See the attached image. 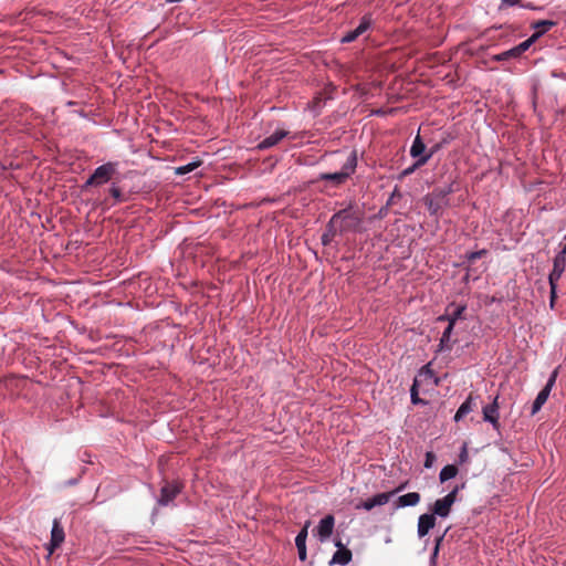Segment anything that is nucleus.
Wrapping results in <instances>:
<instances>
[{
  "instance_id": "nucleus-37",
  "label": "nucleus",
  "mask_w": 566,
  "mask_h": 566,
  "mask_svg": "<svg viewBox=\"0 0 566 566\" xmlns=\"http://www.w3.org/2000/svg\"><path fill=\"white\" fill-rule=\"evenodd\" d=\"M434 459H436V457L432 452H427L426 460H424V468H427V469L431 468Z\"/></svg>"
},
{
  "instance_id": "nucleus-1",
  "label": "nucleus",
  "mask_w": 566,
  "mask_h": 566,
  "mask_svg": "<svg viewBox=\"0 0 566 566\" xmlns=\"http://www.w3.org/2000/svg\"><path fill=\"white\" fill-rule=\"evenodd\" d=\"M361 222L359 213L354 209L352 205L344 208L332 216L329 219V231L334 230V226L337 227L340 234L356 231Z\"/></svg>"
},
{
  "instance_id": "nucleus-24",
  "label": "nucleus",
  "mask_w": 566,
  "mask_h": 566,
  "mask_svg": "<svg viewBox=\"0 0 566 566\" xmlns=\"http://www.w3.org/2000/svg\"><path fill=\"white\" fill-rule=\"evenodd\" d=\"M429 161V156H424L418 160H416L413 163V165H411L410 167L406 168L405 170H402L401 172V177H407L409 175H411L412 172L416 171V169L422 167L423 165H426L427 163Z\"/></svg>"
},
{
  "instance_id": "nucleus-29",
  "label": "nucleus",
  "mask_w": 566,
  "mask_h": 566,
  "mask_svg": "<svg viewBox=\"0 0 566 566\" xmlns=\"http://www.w3.org/2000/svg\"><path fill=\"white\" fill-rule=\"evenodd\" d=\"M522 0H502V6H505V7H515V6H520L521 8L523 9H528V10H536L537 8L535 6H533L531 2H527V3H521Z\"/></svg>"
},
{
  "instance_id": "nucleus-2",
  "label": "nucleus",
  "mask_w": 566,
  "mask_h": 566,
  "mask_svg": "<svg viewBox=\"0 0 566 566\" xmlns=\"http://www.w3.org/2000/svg\"><path fill=\"white\" fill-rule=\"evenodd\" d=\"M454 191V182H451L446 187L434 188L432 192L424 196L423 202L430 216L439 218L442 209L449 206V195Z\"/></svg>"
},
{
  "instance_id": "nucleus-39",
  "label": "nucleus",
  "mask_w": 566,
  "mask_h": 566,
  "mask_svg": "<svg viewBox=\"0 0 566 566\" xmlns=\"http://www.w3.org/2000/svg\"><path fill=\"white\" fill-rule=\"evenodd\" d=\"M468 458H469V455H468V451H467V446L464 444L462 447V450H461L460 454H459V462L460 463H464V462L468 461Z\"/></svg>"
},
{
  "instance_id": "nucleus-10",
  "label": "nucleus",
  "mask_w": 566,
  "mask_h": 566,
  "mask_svg": "<svg viewBox=\"0 0 566 566\" xmlns=\"http://www.w3.org/2000/svg\"><path fill=\"white\" fill-rule=\"evenodd\" d=\"M334 525L335 518L331 514L324 516L319 521L317 527L314 530V534L317 536L319 542L324 543L331 537L333 534Z\"/></svg>"
},
{
  "instance_id": "nucleus-12",
  "label": "nucleus",
  "mask_w": 566,
  "mask_h": 566,
  "mask_svg": "<svg viewBox=\"0 0 566 566\" xmlns=\"http://www.w3.org/2000/svg\"><path fill=\"white\" fill-rule=\"evenodd\" d=\"M335 546L338 548L332 559L329 560V566L333 565H342L345 566L352 560V552L344 547L343 543L338 539L335 542Z\"/></svg>"
},
{
  "instance_id": "nucleus-40",
  "label": "nucleus",
  "mask_w": 566,
  "mask_h": 566,
  "mask_svg": "<svg viewBox=\"0 0 566 566\" xmlns=\"http://www.w3.org/2000/svg\"><path fill=\"white\" fill-rule=\"evenodd\" d=\"M296 548H297L300 560L304 562L307 557L306 546H298Z\"/></svg>"
},
{
  "instance_id": "nucleus-45",
  "label": "nucleus",
  "mask_w": 566,
  "mask_h": 566,
  "mask_svg": "<svg viewBox=\"0 0 566 566\" xmlns=\"http://www.w3.org/2000/svg\"><path fill=\"white\" fill-rule=\"evenodd\" d=\"M469 279H470V269L468 268V272L464 276V281H469Z\"/></svg>"
},
{
  "instance_id": "nucleus-6",
  "label": "nucleus",
  "mask_w": 566,
  "mask_h": 566,
  "mask_svg": "<svg viewBox=\"0 0 566 566\" xmlns=\"http://www.w3.org/2000/svg\"><path fill=\"white\" fill-rule=\"evenodd\" d=\"M560 250L553 260V269L548 274V282L558 283L566 268V245H559Z\"/></svg>"
},
{
  "instance_id": "nucleus-33",
  "label": "nucleus",
  "mask_w": 566,
  "mask_h": 566,
  "mask_svg": "<svg viewBox=\"0 0 566 566\" xmlns=\"http://www.w3.org/2000/svg\"><path fill=\"white\" fill-rule=\"evenodd\" d=\"M431 364H427L419 370V376H423L426 378H433L436 385H438V378L434 377L433 370L430 367Z\"/></svg>"
},
{
  "instance_id": "nucleus-5",
  "label": "nucleus",
  "mask_w": 566,
  "mask_h": 566,
  "mask_svg": "<svg viewBox=\"0 0 566 566\" xmlns=\"http://www.w3.org/2000/svg\"><path fill=\"white\" fill-rule=\"evenodd\" d=\"M463 488H464V483H462L461 485H455L446 496L437 500L433 503L431 514H433L434 517H436V515L439 517H448L451 512L452 505L457 501L458 492L460 490H462Z\"/></svg>"
},
{
  "instance_id": "nucleus-4",
  "label": "nucleus",
  "mask_w": 566,
  "mask_h": 566,
  "mask_svg": "<svg viewBox=\"0 0 566 566\" xmlns=\"http://www.w3.org/2000/svg\"><path fill=\"white\" fill-rule=\"evenodd\" d=\"M118 172L117 161H107L93 171V174L86 179L82 188L86 190L88 187H99L113 179Z\"/></svg>"
},
{
  "instance_id": "nucleus-11",
  "label": "nucleus",
  "mask_w": 566,
  "mask_h": 566,
  "mask_svg": "<svg viewBox=\"0 0 566 566\" xmlns=\"http://www.w3.org/2000/svg\"><path fill=\"white\" fill-rule=\"evenodd\" d=\"M497 399L499 397L496 396L491 403L485 405L482 408L483 420L490 422L496 431H499L501 427L499 421L500 415Z\"/></svg>"
},
{
  "instance_id": "nucleus-13",
  "label": "nucleus",
  "mask_w": 566,
  "mask_h": 566,
  "mask_svg": "<svg viewBox=\"0 0 566 566\" xmlns=\"http://www.w3.org/2000/svg\"><path fill=\"white\" fill-rule=\"evenodd\" d=\"M289 136V132L285 129H276L272 135L265 137L256 145V149L265 150L277 145L283 138Z\"/></svg>"
},
{
  "instance_id": "nucleus-17",
  "label": "nucleus",
  "mask_w": 566,
  "mask_h": 566,
  "mask_svg": "<svg viewBox=\"0 0 566 566\" xmlns=\"http://www.w3.org/2000/svg\"><path fill=\"white\" fill-rule=\"evenodd\" d=\"M405 488H406V484H401L390 492H384V493H378V494L374 495L373 497H370V501L373 502L374 507L387 504L394 495L401 492Z\"/></svg>"
},
{
  "instance_id": "nucleus-21",
  "label": "nucleus",
  "mask_w": 566,
  "mask_h": 566,
  "mask_svg": "<svg viewBox=\"0 0 566 566\" xmlns=\"http://www.w3.org/2000/svg\"><path fill=\"white\" fill-rule=\"evenodd\" d=\"M543 34H544V31H536L527 40H525L522 43H520L518 45H516L515 48H516L517 54H520V56H521Z\"/></svg>"
},
{
  "instance_id": "nucleus-38",
  "label": "nucleus",
  "mask_w": 566,
  "mask_h": 566,
  "mask_svg": "<svg viewBox=\"0 0 566 566\" xmlns=\"http://www.w3.org/2000/svg\"><path fill=\"white\" fill-rule=\"evenodd\" d=\"M443 537H444V534L440 535L437 539H436V545H434V548H433V552H432V559L437 557L438 553H439V547H440V544L441 542L443 541Z\"/></svg>"
},
{
  "instance_id": "nucleus-36",
  "label": "nucleus",
  "mask_w": 566,
  "mask_h": 566,
  "mask_svg": "<svg viewBox=\"0 0 566 566\" xmlns=\"http://www.w3.org/2000/svg\"><path fill=\"white\" fill-rule=\"evenodd\" d=\"M548 284H549V298L556 300L557 298V284L558 283L548 282Z\"/></svg>"
},
{
  "instance_id": "nucleus-16",
  "label": "nucleus",
  "mask_w": 566,
  "mask_h": 566,
  "mask_svg": "<svg viewBox=\"0 0 566 566\" xmlns=\"http://www.w3.org/2000/svg\"><path fill=\"white\" fill-rule=\"evenodd\" d=\"M420 500H421V496L418 492H410V493L398 496V499L394 503V506H395V509L415 506L420 502Z\"/></svg>"
},
{
  "instance_id": "nucleus-19",
  "label": "nucleus",
  "mask_w": 566,
  "mask_h": 566,
  "mask_svg": "<svg viewBox=\"0 0 566 566\" xmlns=\"http://www.w3.org/2000/svg\"><path fill=\"white\" fill-rule=\"evenodd\" d=\"M426 154H427L426 153V145H424L422 138L420 137V135L418 134L415 137V139L412 142V145L410 147V156L413 159L418 160V159L424 157Z\"/></svg>"
},
{
  "instance_id": "nucleus-8",
  "label": "nucleus",
  "mask_w": 566,
  "mask_h": 566,
  "mask_svg": "<svg viewBox=\"0 0 566 566\" xmlns=\"http://www.w3.org/2000/svg\"><path fill=\"white\" fill-rule=\"evenodd\" d=\"M373 24V18L370 13H366L359 21V24L352 31H348L343 38L342 43L354 42L358 36L364 34Z\"/></svg>"
},
{
  "instance_id": "nucleus-22",
  "label": "nucleus",
  "mask_w": 566,
  "mask_h": 566,
  "mask_svg": "<svg viewBox=\"0 0 566 566\" xmlns=\"http://www.w3.org/2000/svg\"><path fill=\"white\" fill-rule=\"evenodd\" d=\"M458 474V468L453 464H448L443 467L440 471L439 479L440 482L443 483L453 479Z\"/></svg>"
},
{
  "instance_id": "nucleus-31",
  "label": "nucleus",
  "mask_w": 566,
  "mask_h": 566,
  "mask_svg": "<svg viewBox=\"0 0 566 566\" xmlns=\"http://www.w3.org/2000/svg\"><path fill=\"white\" fill-rule=\"evenodd\" d=\"M108 192L115 199L116 203L125 201L122 190L116 184H113L111 186V188L108 189Z\"/></svg>"
},
{
  "instance_id": "nucleus-47",
  "label": "nucleus",
  "mask_w": 566,
  "mask_h": 566,
  "mask_svg": "<svg viewBox=\"0 0 566 566\" xmlns=\"http://www.w3.org/2000/svg\"><path fill=\"white\" fill-rule=\"evenodd\" d=\"M396 191H397V188L395 189L394 193H391V198H392V197H397Z\"/></svg>"
},
{
  "instance_id": "nucleus-15",
  "label": "nucleus",
  "mask_w": 566,
  "mask_h": 566,
  "mask_svg": "<svg viewBox=\"0 0 566 566\" xmlns=\"http://www.w3.org/2000/svg\"><path fill=\"white\" fill-rule=\"evenodd\" d=\"M436 525V517L433 514L426 513L419 516L418 518V536L423 537L426 536L431 528H433Z\"/></svg>"
},
{
  "instance_id": "nucleus-32",
  "label": "nucleus",
  "mask_w": 566,
  "mask_h": 566,
  "mask_svg": "<svg viewBox=\"0 0 566 566\" xmlns=\"http://www.w3.org/2000/svg\"><path fill=\"white\" fill-rule=\"evenodd\" d=\"M554 25H555L554 21L539 20L533 24V28L536 29L537 31H544V33H545L546 31L552 29Z\"/></svg>"
},
{
  "instance_id": "nucleus-34",
  "label": "nucleus",
  "mask_w": 566,
  "mask_h": 566,
  "mask_svg": "<svg viewBox=\"0 0 566 566\" xmlns=\"http://www.w3.org/2000/svg\"><path fill=\"white\" fill-rule=\"evenodd\" d=\"M410 396H411V401L412 403L417 405L419 402H421V399L418 397V384H417V379H415L411 388H410Z\"/></svg>"
},
{
  "instance_id": "nucleus-27",
  "label": "nucleus",
  "mask_w": 566,
  "mask_h": 566,
  "mask_svg": "<svg viewBox=\"0 0 566 566\" xmlns=\"http://www.w3.org/2000/svg\"><path fill=\"white\" fill-rule=\"evenodd\" d=\"M310 526V521H307L303 528L298 532V534L295 537V545L298 546H306V538H307V530Z\"/></svg>"
},
{
  "instance_id": "nucleus-42",
  "label": "nucleus",
  "mask_w": 566,
  "mask_h": 566,
  "mask_svg": "<svg viewBox=\"0 0 566 566\" xmlns=\"http://www.w3.org/2000/svg\"><path fill=\"white\" fill-rule=\"evenodd\" d=\"M449 319H450L449 313L443 314V315H440V316L437 318V321H438V322H448V323H449Z\"/></svg>"
},
{
  "instance_id": "nucleus-41",
  "label": "nucleus",
  "mask_w": 566,
  "mask_h": 566,
  "mask_svg": "<svg viewBox=\"0 0 566 566\" xmlns=\"http://www.w3.org/2000/svg\"><path fill=\"white\" fill-rule=\"evenodd\" d=\"M441 148V144H436L434 146H432L429 151L424 155V156H429V159L437 153L439 151Z\"/></svg>"
},
{
  "instance_id": "nucleus-25",
  "label": "nucleus",
  "mask_w": 566,
  "mask_h": 566,
  "mask_svg": "<svg viewBox=\"0 0 566 566\" xmlns=\"http://www.w3.org/2000/svg\"><path fill=\"white\" fill-rule=\"evenodd\" d=\"M467 306L465 305H459L454 308L452 313H449L450 319L448 325H452L454 327L455 323L462 318L463 313L465 312Z\"/></svg>"
},
{
  "instance_id": "nucleus-26",
  "label": "nucleus",
  "mask_w": 566,
  "mask_h": 566,
  "mask_svg": "<svg viewBox=\"0 0 566 566\" xmlns=\"http://www.w3.org/2000/svg\"><path fill=\"white\" fill-rule=\"evenodd\" d=\"M486 254H488V250H485V249L474 251V252H468L465 254V260L463 261V263H467L468 266H470L475 260L481 259L482 256H484Z\"/></svg>"
},
{
  "instance_id": "nucleus-23",
  "label": "nucleus",
  "mask_w": 566,
  "mask_h": 566,
  "mask_svg": "<svg viewBox=\"0 0 566 566\" xmlns=\"http://www.w3.org/2000/svg\"><path fill=\"white\" fill-rule=\"evenodd\" d=\"M517 57H520V54H517L516 48L514 46L510 50H506L502 53L494 55L492 59L496 62H502V61H509V60H513V59H517Z\"/></svg>"
},
{
  "instance_id": "nucleus-35",
  "label": "nucleus",
  "mask_w": 566,
  "mask_h": 566,
  "mask_svg": "<svg viewBox=\"0 0 566 566\" xmlns=\"http://www.w3.org/2000/svg\"><path fill=\"white\" fill-rule=\"evenodd\" d=\"M356 509H357V510L363 509V510H365V511H370V510H373V509H374V504H373V502L370 501V497H369V499H367L366 501H364V502H361V503L357 504V505H356Z\"/></svg>"
},
{
  "instance_id": "nucleus-7",
  "label": "nucleus",
  "mask_w": 566,
  "mask_h": 566,
  "mask_svg": "<svg viewBox=\"0 0 566 566\" xmlns=\"http://www.w3.org/2000/svg\"><path fill=\"white\" fill-rule=\"evenodd\" d=\"M556 377H557V370H554L551 374L544 388L537 394L535 400L533 401L532 415L537 413L541 410V408L543 407V405L547 401L549 394L552 391V388L555 385Z\"/></svg>"
},
{
  "instance_id": "nucleus-30",
  "label": "nucleus",
  "mask_w": 566,
  "mask_h": 566,
  "mask_svg": "<svg viewBox=\"0 0 566 566\" xmlns=\"http://www.w3.org/2000/svg\"><path fill=\"white\" fill-rule=\"evenodd\" d=\"M199 166L198 161H192L187 165L180 166L176 168V175L184 176L188 172H191Z\"/></svg>"
},
{
  "instance_id": "nucleus-43",
  "label": "nucleus",
  "mask_w": 566,
  "mask_h": 566,
  "mask_svg": "<svg viewBox=\"0 0 566 566\" xmlns=\"http://www.w3.org/2000/svg\"><path fill=\"white\" fill-rule=\"evenodd\" d=\"M76 483H77V479H72V480L67 481V483H66V484H67V485H74V484H76Z\"/></svg>"
},
{
  "instance_id": "nucleus-44",
  "label": "nucleus",
  "mask_w": 566,
  "mask_h": 566,
  "mask_svg": "<svg viewBox=\"0 0 566 566\" xmlns=\"http://www.w3.org/2000/svg\"><path fill=\"white\" fill-rule=\"evenodd\" d=\"M556 300L549 298V307L554 308Z\"/></svg>"
},
{
  "instance_id": "nucleus-3",
  "label": "nucleus",
  "mask_w": 566,
  "mask_h": 566,
  "mask_svg": "<svg viewBox=\"0 0 566 566\" xmlns=\"http://www.w3.org/2000/svg\"><path fill=\"white\" fill-rule=\"evenodd\" d=\"M357 167V153L353 150L342 166V169L336 172H323L319 175L318 180L329 181L334 186H340L356 171Z\"/></svg>"
},
{
  "instance_id": "nucleus-28",
  "label": "nucleus",
  "mask_w": 566,
  "mask_h": 566,
  "mask_svg": "<svg viewBox=\"0 0 566 566\" xmlns=\"http://www.w3.org/2000/svg\"><path fill=\"white\" fill-rule=\"evenodd\" d=\"M337 232H338V229L336 226H334V230L329 231V222H328L326 231L321 237L322 244L328 245Z\"/></svg>"
},
{
  "instance_id": "nucleus-46",
  "label": "nucleus",
  "mask_w": 566,
  "mask_h": 566,
  "mask_svg": "<svg viewBox=\"0 0 566 566\" xmlns=\"http://www.w3.org/2000/svg\"><path fill=\"white\" fill-rule=\"evenodd\" d=\"M396 191H397V188L395 189L394 193H391V198H392V197H397Z\"/></svg>"
},
{
  "instance_id": "nucleus-14",
  "label": "nucleus",
  "mask_w": 566,
  "mask_h": 566,
  "mask_svg": "<svg viewBox=\"0 0 566 566\" xmlns=\"http://www.w3.org/2000/svg\"><path fill=\"white\" fill-rule=\"evenodd\" d=\"M64 537H65L64 530L61 526L59 520L55 518L53 521V526H52V531H51V541H50V546H49L50 553H52L55 548H57L63 543Z\"/></svg>"
},
{
  "instance_id": "nucleus-9",
  "label": "nucleus",
  "mask_w": 566,
  "mask_h": 566,
  "mask_svg": "<svg viewBox=\"0 0 566 566\" xmlns=\"http://www.w3.org/2000/svg\"><path fill=\"white\" fill-rule=\"evenodd\" d=\"M181 492V485L178 482H167L163 485L160 490V496L158 499V504L161 506H167L171 503L176 496Z\"/></svg>"
},
{
  "instance_id": "nucleus-18",
  "label": "nucleus",
  "mask_w": 566,
  "mask_h": 566,
  "mask_svg": "<svg viewBox=\"0 0 566 566\" xmlns=\"http://www.w3.org/2000/svg\"><path fill=\"white\" fill-rule=\"evenodd\" d=\"M474 400L475 398L472 395H469V397L461 403V406L459 407L454 415L455 422L462 420L468 413H470L473 410V407L475 406Z\"/></svg>"
},
{
  "instance_id": "nucleus-20",
  "label": "nucleus",
  "mask_w": 566,
  "mask_h": 566,
  "mask_svg": "<svg viewBox=\"0 0 566 566\" xmlns=\"http://www.w3.org/2000/svg\"><path fill=\"white\" fill-rule=\"evenodd\" d=\"M452 325H448L446 329L442 333V336L440 338L439 345H438V352H449L452 348L451 344V335L453 332Z\"/></svg>"
}]
</instances>
